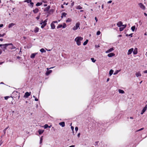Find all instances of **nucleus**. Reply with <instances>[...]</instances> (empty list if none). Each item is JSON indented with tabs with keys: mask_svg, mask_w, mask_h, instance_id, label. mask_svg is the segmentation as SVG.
Listing matches in <instances>:
<instances>
[{
	"mask_svg": "<svg viewBox=\"0 0 147 147\" xmlns=\"http://www.w3.org/2000/svg\"><path fill=\"white\" fill-rule=\"evenodd\" d=\"M83 39V38L80 36L76 37L75 39V41L76 42L77 45L80 46L81 45V41Z\"/></svg>",
	"mask_w": 147,
	"mask_h": 147,
	"instance_id": "nucleus-1",
	"label": "nucleus"
},
{
	"mask_svg": "<svg viewBox=\"0 0 147 147\" xmlns=\"http://www.w3.org/2000/svg\"><path fill=\"white\" fill-rule=\"evenodd\" d=\"M80 24L79 22H77L76 23V25L72 28L74 30H77L78 28L80 29Z\"/></svg>",
	"mask_w": 147,
	"mask_h": 147,
	"instance_id": "nucleus-2",
	"label": "nucleus"
},
{
	"mask_svg": "<svg viewBox=\"0 0 147 147\" xmlns=\"http://www.w3.org/2000/svg\"><path fill=\"white\" fill-rule=\"evenodd\" d=\"M2 46L3 47H2L3 51H5V50L6 49V48L8 46H9V45H12V44L11 43H8V44H2Z\"/></svg>",
	"mask_w": 147,
	"mask_h": 147,
	"instance_id": "nucleus-3",
	"label": "nucleus"
},
{
	"mask_svg": "<svg viewBox=\"0 0 147 147\" xmlns=\"http://www.w3.org/2000/svg\"><path fill=\"white\" fill-rule=\"evenodd\" d=\"M138 5L139 7L142 10H145V9L146 7L142 3H139L138 4Z\"/></svg>",
	"mask_w": 147,
	"mask_h": 147,
	"instance_id": "nucleus-4",
	"label": "nucleus"
},
{
	"mask_svg": "<svg viewBox=\"0 0 147 147\" xmlns=\"http://www.w3.org/2000/svg\"><path fill=\"white\" fill-rule=\"evenodd\" d=\"M67 26L66 24L65 23H63V25L62 24H59L57 27V28L58 29L60 28H65Z\"/></svg>",
	"mask_w": 147,
	"mask_h": 147,
	"instance_id": "nucleus-5",
	"label": "nucleus"
},
{
	"mask_svg": "<svg viewBox=\"0 0 147 147\" xmlns=\"http://www.w3.org/2000/svg\"><path fill=\"white\" fill-rule=\"evenodd\" d=\"M147 109V105H146L144 107L141 112V114L142 115L146 111Z\"/></svg>",
	"mask_w": 147,
	"mask_h": 147,
	"instance_id": "nucleus-6",
	"label": "nucleus"
},
{
	"mask_svg": "<svg viewBox=\"0 0 147 147\" xmlns=\"http://www.w3.org/2000/svg\"><path fill=\"white\" fill-rule=\"evenodd\" d=\"M40 24L41 25V28H43L44 27L47 25V24H45L43 22V21L42 20L40 23Z\"/></svg>",
	"mask_w": 147,
	"mask_h": 147,
	"instance_id": "nucleus-7",
	"label": "nucleus"
},
{
	"mask_svg": "<svg viewBox=\"0 0 147 147\" xmlns=\"http://www.w3.org/2000/svg\"><path fill=\"white\" fill-rule=\"evenodd\" d=\"M31 93V92H26L24 94V97L25 98H28L30 95Z\"/></svg>",
	"mask_w": 147,
	"mask_h": 147,
	"instance_id": "nucleus-8",
	"label": "nucleus"
},
{
	"mask_svg": "<svg viewBox=\"0 0 147 147\" xmlns=\"http://www.w3.org/2000/svg\"><path fill=\"white\" fill-rule=\"evenodd\" d=\"M133 51L134 49L133 48H131L129 49V50L128 52L127 53V55H129L130 54H131Z\"/></svg>",
	"mask_w": 147,
	"mask_h": 147,
	"instance_id": "nucleus-9",
	"label": "nucleus"
},
{
	"mask_svg": "<svg viewBox=\"0 0 147 147\" xmlns=\"http://www.w3.org/2000/svg\"><path fill=\"white\" fill-rule=\"evenodd\" d=\"M114 50V49L113 48H111L110 49H109V50H108L107 51H106V53H110V52L113 51Z\"/></svg>",
	"mask_w": 147,
	"mask_h": 147,
	"instance_id": "nucleus-10",
	"label": "nucleus"
},
{
	"mask_svg": "<svg viewBox=\"0 0 147 147\" xmlns=\"http://www.w3.org/2000/svg\"><path fill=\"white\" fill-rule=\"evenodd\" d=\"M38 53H32L30 56V57L32 59H33L34 58L36 55Z\"/></svg>",
	"mask_w": 147,
	"mask_h": 147,
	"instance_id": "nucleus-11",
	"label": "nucleus"
},
{
	"mask_svg": "<svg viewBox=\"0 0 147 147\" xmlns=\"http://www.w3.org/2000/svg\"><path fill=\"white\" fill-rule=\"evenodd\" d=\"M52 70H47L46 72L45 73V75L46 76H48L52 72Z\"/></svg>",
	"mask_w": 147,
	"mask_h": 147,
	"instance_id": "nucleus-12",
	"label": "nucleus"
},
{
	"mask_svg": "<svg viewBox=\"0 0 147 147\" xmlns=\"http://www.w3.org/2000/svg\"><path fill=\"white\" fill-rule=\"evenodd\" d=\"M51 26L52 29H54L55 28V26L54 24L52 22L51 24Z\"/></svg>",
	"mask_w": 147,
	"mask_h": 147,
	"instance_id": "nucleus-13",
	"label": "nucleus"
},
{
	"mask_svg": "<svg viewBox=\"0 0 147 147\" xmlns=\"http://www.w3.org/2000/svg\"><path fill=\"white\" fill-rule=\"evenodd\" d=\"M39 28L38 27H36L34 29V32L35 33L38 32L39 31Z\"/></svg>",
	"mask_w": 147,
	"mask_h": 147,
	"instance_id": "nucleus-14",
	"label": "nucleus"
},
{
	"mask_svg": "<svg viewBox=\"0 0 147 147\" xmlns=\"http://www.w3.org/2000/svg\"><path fill=\"white\" fill-rule=\"evenodd\" d=\"M133 54L134 55H136L138 53V49L137 48H135L134 51H133Z\"/></svg>",
	"mask_w": 147,
	"mask_h": 147,
	"instance_id": "nucleus-15",
	"label": "nucleus"
},
{
	"mask_svg": "<svg viewBox=\"0 0 147 147\" xmlns=\"http://www.w3.org/2000/svg\"><path fill=\"white\" fill-rule=\"evenodd\" d=\"M122 22L121 21L118 22L117 24V25L119 27H120L122 26Z\"/></svg>",
	"mask_w": 147,
	"mask_h": 147,
	"instance_id": "nucleus-16",
	"label": "nucleus"
},
{
	"mask_svg": "<svg viewBox=\"0 0 147 147\" xmlns=\"http://www.w3.org/2000/svg\"><path fill=\"white\" fill-rule=\"evenodd\" d=\"M115 55V54L113 53H111L108 55V56L109 57H112Z\"/></svg>",
	"mask_w": 147,
	"mask_h": 147,
	"instance_id": "nucleus-17",
	"label": "nucleus"
},
{
	"mask_svg": "<svg viewBox=\"0 0 147 147\" xmlns=\"http://www.w3.org/2000/svg\"><path fill=\"white\" fill-rule=\"evenodd\" d=\"M15 25V24L13 23H11L8 26V28H10Z\"/></svg>",
	"mask_w": 147,
	"mask_h": 147,
	"instance_id": "nucleus-18",
	"label": "nucleus"
},
{
	"mask_svg": "<svg viewBox=\"0 0 147 147\" xmlns=\"http://www.w3.org/2000/svg\"><path fill=\"white\" fill-rule=\"evenodd\" d=\"M50 7V6H48L47 7L45 8L44 11H48L49 10Z\"/></svg>",
	"mask_w": 147,
	"mask_h": 147,
	"instance_id": "nucleus-19",
	"label": "nucleus"
},
{
	"mask_svg": "<svg viewBox=\"0 0 147 147\" xmlns=\"http://www.w3.org/2000/svg\"><path fill=\"white\" fill-rule=\"evenodd\" d=\"M59 124L63 127H64L65 126V123L64 122H60L59 123Z\"/></svg>",
	"mask_w": 147,
	"mask_h": 147,
	"instance_id": "nucleus-20",
	"label": "nucleus"
},
{
	"mask_svg": "<svg viewBox=\"0 0 147 147\" xmlns=\"http://www.w3.org/2000/svg\"><path fill=\"white\" fill-rule=\"evenodd\" d=\"M44 131V130L39 129L38 132L40 135L42 134Z\"/></svg>",
	"mask_w": 147,
	"mask_h": 147,
	"instance_id": "nucleus-21",
	"label": "nucleus"
},
{
	"mask_svg": "<svg viewBox=\"0 0 147 147\" xmlns=\"http://www.w3.org/2000/svg\"><path fill=\"white\" fill-rule=\"evenodd\" d=\"M39 11L38 9L37 8H36L34 10H33V12L35 13H36L38 12Z\"/></svg>",
	"mask_w": 147,
	"mask_h": 147,
	"instance_id": "nucleus-22",
	"label": "nucleus"
},
{
	"mask_svg": "<svg viewBox=\"0 0 147 147\" xmlns=\"http://www.w3.org/2000/svg\"><path fill=\"white\" fill-rule=\"evenodd\" d=\"M9 45L11 46H10L9 47V48L10 49H16V47L14 46L13 44H12V45Z\"/></svg>",
	"mask_w": 147,
	"mask_h": 147,
	"instance_id": "nucleus-23",
	"label": "nucleus"
},
{
	"mask_svg": "<svg viewBox=\"0 0 147 147\" xmlns=\"http://www.w3.org/2000/svg\"><path fill=\"white\" fill-rule=\"evenodd\" d=\"M136 77H138L139 76H141V74L139 72L138 73H137L136 74Z\"/></svg>",
	"mask_w": 147,
	"mask_h": 147,
	"instance_id": "nucleus-24",
	"label": "nucleus"
},
{
	"mask_svg": "<svg viewBox=\"0 0 147 147\" xmlns=\"http://www.w3.org/2000/svg\"><path fill=\"white\" fill-rule=\"evenodd\" d=\"M67 14L65 12L62 13L61 14V18H62L63 17H65Z\"/></svg>",
	"mask_w": 147,
	"mask_h": 147,
	"instance_id": "nucleus-25",
	"label": "nucleus"
},
{
	"mask_svg": "<svg viewBox=\"0 0 147 147\" xmlns=\"http://www.w3.org/2000/svg\"><path fill=\"white\" fill-rule=\"evenodd\" d=\"M135 28L136 26H134L131 27V29L133 32H134L135 30Z\"/></svg>",
	"mask_w": 147,
	"mask_h": 147,
	"instance_id": "nucleus-26",
	"label": "nucleus"
},
{
	"mask_svg": "<svg viewBox=\"0 0 147 147\" xmlns=\"http://www.w3.org/2000/svg\"><path fill=\"white\" fill-rule=\"evenodd\" d=\"M113 70L112 69L110 70L109 71V74L110 76H111L113 74Z\"/></svg>",
	"mask_w": 147,
	"mask_h": 147,
	"instance_id": "nucleus-27",
	"label": "nucleus"
},
{
	"mask_svg": "<svg viewBox=\"0 0 147 147\" xmlns=\"http://www.w3.org/2000/svg\"><path fill=\"white\" fill-rule=\"evenodd\" d=\"M40 51L42 53H45L46 52V51L43 48H42L40 50Z\"/></svg>",
	"mask_w": 147,
	"mask_h": 147,
	"instance_id": "nucleus-28",
	"label": "nucleus"
},
{
	"mask_svg": "<svg viewBox=\"0 0 147 147\" xmlns=\"http://www.w3.org/2000/svg\"><path fill=\"white\" fill-rule=\"evenodd\" d=\"M119 92L121 94H123L124 92L123 90L121 89L119 90Z\"/></svg>",
	"mask_w": 147,
	"mask_h": 147,
	"instance_id": "nucleus-29",
	"label": "nucleus"
},
{
	"mask_svg": "<svg viewBox=\"0 0 147 147\" xmlns=\"http://www.w3.org/2000/svg\"><path fill=\"white\" fill-rule=\"evenodd\" d=\"M121 70H117L115 71V72L113 74L115 75L117 74L119 71H120Z\"/></svg>",
	"mask_w": 147,
	"mask_h": 147,
	"instance_id": "nucleus-30",
	"label": "nucleus"
},
{
	"mask_svg": "<svg viewBox=\"0 0 147 147\" xmlns=\"http://www.w3.org/2000/svg\"><path fill=\"white\" fill-rule=\"evenodd\" d=\"M76 8V9H82V7H81L80 5H79L77 6Z\"/></svg>",
	"mask_w": 147,
	"mask_h": 147,
	"instance_id": "nucleus-31",
	"label": "nucleus"
},
{
	"mask_svg": "<svg viewBox=\"0 0 147 147\" xmlns=\"http://www.w3.org/2000/svg\"><path fill=\"white\" fill-rule=\"evenodd\" d=\"M42 4V3L38 2L36 4V6H37L41 5Z\"/></svg>",
	"mask_w": 147,
	"mask_h": 147,
	"instance_id": "nucleus-32",
	"label": "nucleus"
},
{
	"mask_svg": "<svg viewBox=\"0 0 147 147\" xmlns=\"http://www.w3.org/2000/svg\"><path fill=\"white\" fill-rule=\"evenodd\" d=\"M88 40H86V41H85L84 43H83V45H86L88 43Z\"/></svg>",
	"mask_w": 147,
	"mask_h": 147,
	"instance_id": "nucleus-33",
	"label": "nucleus"
},
{
	"mask_svg": "<svg viewBox=\"0 0 147 147\" xmlns=\"http://www.w3.org/2000/svg\"><path fill=\"white\" fill-rule=\"evenodd\" d=\"M71 19L69 18H68L66 20V22H71Z\"/></svg>",
	"mask_w": 147,
	"mask_h": 147,
	"instance_id": "nucleus-34",
	"label": "nucleus"
},
{
	"mask_svg": "<svg viewBox=\"0 0 147 147\" xmlns=\"http://www.w3.org/2000/svg\"><path fill=\"white\" fill-rule=\"evenodd\" d=\"M34 3L32 2L30 3V5H29L31 7H32L33 6Z\"/></svg>",
	"mask_w": 147,
	"mask_h": 147,
	"instance_id": "nucleus-35",
	"label": "nucleus"
},
{
	"mask_svg": "<svg viewBox=\"0 0 147 147\" xmlns=\"http://www.w3.org/2000/svg\"><path fill=\"white\" fill-rule=\"evenodd\" d=\"M24 2H27V3H30L31 2V1L30 0H25L24 1Z\"/></svg>",
	"mask_w": 147,
	"mask_h": 147,
	"instance_id": "nucleus-36",
	"label": "nucleus"
},
{
	"mask_svg": "<svg viewBox=\"0 0 147 147\" xmlns=\"http://www.w3.org/2000/svg\"><path fill=\"white\" fill-rule=\"evenodd\" d=\"M49 127V126H48V125L47 124H45L44 126L45 129H46L48 127Z\"/></svg>",
	"mask_w": 147,
	"mask_h": 147,
	"instance_id": "nucleus-37",
	"label": "nucleus"
},
{
	"mask_svg": "<svg viewBox=\"0 0 147 147\" xmlns=\"http://www.w3.org/2000/svg\"><path fill=\"white\" fill-rule=\"evenodd\" d=\"M9 126H8L5 129H4L3 130V132L4 133V134L5 133V132L6 130L8 128Z\"/></svg>",
	"mask_w": 147,
	"mask_h": 147,
	"instance_id": "nucleus-38",
	"label": "nucleus"
},
{
	"mask_svg": "<svg viewBox=\"0 0 147 147\" xmlns=\"http://www.w3.org/2000/svg\"><path fill=\"white\" fill-rule=\"evenodd\" d=\"M91 59L92 61L94 63L96 61V60H95L94 58H91Z\"/></svg>",
	"mask_w": 147,
	"mask_h": 147,
	"instance_id": "nucleus-39",
	"label": "nucleus"
},
{
	"mask_svg": "<svg viewBox=\"0 0 147 147\" xmlns=\"http://www.w3.org/2000/svg\"><path fill=\"white\" fill-rule=\"evenodd\" d=\"M132 34H126V36H130L131 37H132Z\"/></svg>",
	"mask_w": 147,
	"mask_h": 147,
	"instance_id": "nucleus-40",
	"label": "nucleus"
},
{
	"mask_svg": "<svg viewBox=\"0 0 147 147\" xmlns=\"http://www.w3.org/2000/svg\"><path fill=\"white\" fill-rule=\"evenodd\" d=\"M144 129V127H143V128H142L137 130L136 131V132H138V131H141L143 129Z\"/></svg>",
	"mask_w": 147,
	"mask_h": 147,
	"instance_id": "nucleus-41",
	"label": "nucleus"
},
{
	"mask_svg": "<svg viewBox=\"0 0 147 147\" xmlns=\"http://www.w3.org/2000/svg\"><path fill=\"white\" fill-rule=\"evenodd\" d=\"M33 97L34 98V99H35L34 100L35 101H38V99L35 96H33Z\"/></svg>",
	"mask_w": 147,
	"mask_h": 147,
	"instance_id": "nucleus-42",
	"label": "nucleus"
},
{
	"mask_svg": "<svg viewBox=\"0 0 147 147\" xmlns=\"http://www.w3.org/2000/svg\"><path fill=\"white\" fill-rule=\"evenodd\" d=\"M100 33L101 32L100 31H98L96 33V35H99L100 34Z\"/></svg>",
	"mask_w": 147,
	"mask_h": 147,
	"instance_id": "nucleus-43",
	"label": "nucleus"
},
{
	"mask_svg": "<svg viewBox=\"0 0 147 147\" xmlns=\"http://www.w3.org/2000/svg\"><path fill=\"white\" fill-rule=\"evenodd\" d=\"M124 28L123 27H121L119 28V31H123L124 29Z\"/></svg>",
	"mask_w": 147,
	"mask_h": 147,
	"instance_id": "nucleus-44",
	"label": "nucleus"
},
{
	"mask_svg": "<svg viewBox=\"0 0 147 147\" xmlns=\"http://www.w3.org/2000/svg\"><path fill=\"white\" fill-rule=\"evenodd\" d=\"M5 35V33H4L3 34H0V37H3Z\"/></svg>",
	"mask_w": 147,
	"mask_h": 147,
	"instance_id": "nucleus-45",
	"label": "nucleus"
},
{
	"mask_svg": "<svg viewBox=\"0 0 147 147\" xmlns=\"http://www.w3.org/2000/svg\"><path fill=\"white\" fill-rule=\"evenodd\" d=\"M42 137H41V138L40 139V144L42 143Z\"/></svg>",
	"mask_w": 147,
	"mask_h": 147,
	"instance_id": "nucleus-46",
	"label": "nucleus"
},
{
	"mask_svg": "<svg viewBox=\"0 0 147 147\" xmlns=\"http://www.w3.org/2000/svg\"><path fill=\"white\" fill-rule=\"evenodd\" d=\"M47 19H46L44 21H43V22L47 24Z\"/></svg>",
	"mask_w": 147,
	"mask_h": 147,
	"instance_id": "nucleus-47",
	"label": "nucleus"
},
{
	"mask_svg": "<svg viewBox=\"0 0 147 147\" xmlns=\"http://www.w3.org/2000/svg\"><path fill=\"white\" fill-rule=\"evenodd\" d=\"M9 97V96H6L4 97V98L5 100H7Z\"/></svg>",
	"mask_w": 147,
	"mask_h": 147,
	"instance_id": "nucleus-48",
	"label": "nucleus"
},
{
	"mask_svg": "<svg viewBox=\"0 0 147 147\" xmlns=\"http://www.w3.org/2000/svg\"><path fill=\"white\" fill-rule=\"evenodd\" d=\"M78 127H75V130L76 132L78 130Z\"/></svg>",
	"mask_w": 147,
	"mask_h": 147,
	"instance_id": "nucleus-49",
	"label": "nucleus"
},
{
	"mask_svg": "<svg viewBox=\"0 0 147 147\" xmlns=\"http://www.w3.org/2000/svg\"><path fill=\"white\" fill-rule=\"evenodd\" d=\"M36 18L37 19V20H38V19H39L40 18V16H37Z\"/></svg>",
	"mask_w": 147,
	"mask_h": 147,
	"instance_id": "nucleus-50",
	"label": "nucleus"
},
{
	"mask_svg": "<svg viewBox=\"0 0 147 147\" xmlns=\"http://www.w3.org/2000/svg\"><path fill=\"white\" fill-rule=\"evenodd\" d=\"M52 22H53L54 24V23L57 24L58 23V22L57 21H53Z\"/></svg>",
	"mask_w": 147,
	"mask_h": 147,
	"instance_id": "nucleus-51",
	"label": "nucleus"
},
{
	"mask_svg": "<svg viewBox=\"0 0 147 147\" xmlns=\"http://www.w3.org/2000/svg\"><path fill=\"white\" fill-rule=\"evenodd\" d=\"M122 26H123V28H125L126 27V25H122Z\"/></svg>",
	"mask_w": 147,
	"mask_h": 147,
	"instance_id": "nucleus-52",
	"label": "nucleus"
},
{
	"mask_svg": "<svg viewBox=\"0 0 147 147\" xmlns=\"http://www.w3.org/2000/svg\"><path fill=\"white\" fill-rule=\"evenodd\" d=\"M71 130L73 131L74 130V127L73 126H71Z\"/></svg>",
	"mask_w": 147,
	"mask_h": 147,
	"instance_id": "nucleus-53",
	"label": "nucleus"
},
{
	"mask_svg": "<svg viewBox=\"0 0 147 147\" xmlns=\"http://www.w3.org/2000/svg\"><path fill=\"white\" fill-rule=\"evenodd\" d=\"M80 133H79L78 134V135H77V136L78 137V138H79L80 137Z\"/></svg>",
	"mask_w": 147,
	"mask_h": 147,
	"instance_id": "nucleus-54",
	"label": "nucleus"
},
{
	"mask_svg": "<svg viewBox=\"0 0 147 147\" xmlns=\"http://www.w3.org/2000/svg\"><path fill=\"white\" fill-rule=\"evenodd\" d=\"M112 2V1H109L107 2L108 3H111Z\"/></svg>",
	"mask_w": 147,
	"mask_h": 147,
	"instance_id": "nucleus-55",
	"label": "nucleus"
},
{
	"mask_svg": "<svg viewBox=\"0 0 147 147\" xmlns=\"http://www.w3.org/2000/svg\"><path fill=\"white\" fill-rule=\"evenodd\" d=\"M95 19L96 20V22H97L98 21V19L96 18V17H95Z\"/></svg>",
	"mask_w": 147,
	"mask_h": 147,
	"instance_id": "nucleus-56",
	"label": "nucleus"
},
{
	"mask_svg": "<svg viewBox=\"0 0 147 147\" xmlns=\"http://www.w3.org/2000/svg\"><path fill=\"white\" fill-rule=\"evenodd\" d=\"M3 24H0V28H1L3 27Z\"/></svg>",
	"mask_w": 147,
	"mask_h": 147,
	"instance_id": "nucleus-57",
	"label": "nucleus"
},
{
	"mask_svg": "<svg viewBox=\"0 0 147 147\" xmlns=\"http://www.w3.org/2000/svg\"><path fill=\"white\" fill-rule=\"evenodd\" d=\"M68 3H66L65 2H64L63 3V5H68Z\"/></svg>",
	"mask_w": 147,
	"mask_h": 147,
	"instance_id": "nucleus-58",
	"label": "nucleus"
},
{
	"mask_svg": "<svg viewBox=\"0 0 147 147\" xmlns=\"http://www.w3.org/2000/svg\"><path fill=\"white\" fill-rule=\"evenodd\" d=\"M54 67H51L50 68H47V70H49V69H52V68H54Z\"/></svg>",
	"mask_w": 147,
	"mask_h": 147,
	"instance_id": "nucleus-59",
	"label": "nucleus"
},
{
	"mask_svg": "<svg viewBox=\"0 0 147 147\" xmlns=\"http://www.w3.org/2000/svg\"><path fill=\"white\" fill-rule=\"evenodd\" d=\"M95 47H96V48H98L99 47H100V46H99V45H96V46H95Z\"/></svg>",
	"mask_w": 147,
	"mask_h": 147,
	"instance_id": "nucleus-60",
	"label": "nucleus"
},
{
	"mask_svg": "<svg viewBox=\"0 0 147 147\" xmlns=\"http://www.w3.org/2000/svg\"><path fill=\"white\" fill-rule=\"evenodd\" d=\"M0 145H1V144L3 143V142L2 141V140H1V142H0Z\"/></svg>",
	"mask_w": 147,
	"mask_h": 147,
	"instance_id": "nucleus-61",
	"label": "nucleus"
},
{
	"mask_svg": "<svg viewBox=\"0 0 147 147\" xmlns=\"http://www.w3.org/2000/svg\"><path fill=\"white\" fill-rule=\"evenodd\" d=\"M144 73H147V70H145L144 71Z\"/></svg>",
	"mask_w": 147,
	"mask_h": 147,
	"instance_id": "nucleus-62",
	"label": "nucleus"
},
{
	"mask_svg": "<svg viewBox=\"0 0 147 147\" xmlns=\"http://www.w3.org/2000/svg\"><path fill=\"white\" fill-rule=\"evenodd\" d=\"M61 8H64V6H63V5H61Z\"/></svg>",
	"mask_w": 147,
	"mask_h": 147,
	"instance_id": "nucleus-63",
	"label": "nucleus"
},
{
	"mask_svg": "<svg viewBox=\"0 0 147 147\" xmlns=\"http://www.w3.org/2000/svg\"><path fill=\"white\" fill-rule=\"evenodd\" d=\"M144 15L145 16H147V14L146 13H144Z\"/></svg>",
	"mask_w": 147,
	"mask_h": 147,
	"instance_id": "nucleus-64",
	"label": "nucleus"
}]
</instances>
